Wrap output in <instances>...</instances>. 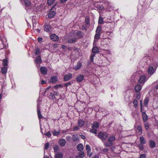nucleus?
Instances as JSON below:
<instances>
[{
  "label": "nucleus",
  "mask_w": 158,
  "mask_h": 158,
  "mask_svg": "<svg viewBox=\"0 0 158 158\" xmlns=\"http://www.w3.org/2000/svg\"><path fill=\"white\" fill-rule=\"evenodd\" d=\"M84 124V121L82 119L78 120V125L80 127H83Z\"/></svg>",
  "instance_id": "19"
},
{
  "label": "nucleus",
  "mask_w": 158,
  "mask_h": 158,
  "mask_svg": "<svg viewBox=\"0 0 158 158\" xmlns=\"http://www.w3.org/2000/svg\"><path fill=\"white\" fill-rule=\"evenodd\" d=\"M84 78V76L82 75H80L76 78L77 81L79 82H81Z\"/></svg>",
  "instance_id": "14"
},
{
  "label": "nucleus",
  "mask_w": 158,
  "mask_h": 158,
  "mask_svg": "<svg viewBox=\"0 0 158 158\" xmlns=\"http://www.w3.org/2000/svg\"><path fill=\"white\" fill-rule=\"evenodd\" d=\"M37 113H38V118L39 119H40V110L39 109V104L38 103L37 104Z\"/></svg>",
  "instance_id": "51"
},
{
  "label": "nucleus",
  "mask_w": 158,
  "mask_h": 158,
  "mask_svg": "<svg viewBox=\"0 0 158 158\" xmlns=\"http://www.w3.org/2000/svg\"><path fill=\"white\" fill-rule=\"evenodd\" d=\"M86 150L87 151V155H89V157L91 156V153L90 154H89V153L91 152V147L90 146L89 144H86Z\"/></svg>",
  "instance_id": "8"
},
{
  "label": "nucleus",
  "mask_w": 158,
  "mask_h": 158,
  "mask_svg": "<svg viewBox=\"0 0 158 158\" xmlns=\"http://www.w3.org/2000/svg\"><path fill=\"white\" fill-rule=\"evenodd\" d=\"M63 86L61 85H57L54 86V88L56 89H58L59 87H62Z\"/></svg>",
  "instance_id": "47"
},
{
  "label": "nucleus",
  "mask_w": 158,
  "mask_h": 158,
  "mask_svg": "<svg viewBox=\"0 0 158 158\" xmlns=\"http://www.w3.org/2000/svg\"><path fill=\"white\" fill-rule=\"evenodd\" d=\"M149 98L147 97H146L144 100V104L146 106H147L149 102Z\"/></svg>",
  "instance_id": "34"
},
{
  "label": "nucleus",
  "mask_w": 158,
  "mask_h": 158,
  "mask_svg": "<svg viewBox=\"0 0 158 158\" xmlns=\"http://www.w3.org/2000/svg\"><path fill=\"white\" fill-rule=\"evenodd\" d=\"M98 23L99 24H102L104 23L103 18L102 17H99L98 21Z\"/></svg>",
  "instance_id": "39"
},
{
  "label": "nucleus",
  "mask_w": 158,
  "mask_h": 158,
  "mask_svg": "<svg viewBox=\"0 0 158 158\" xmlns=\"http://www.w3.org/2000/svg\"><path fill=\"white\" fill-rule=\"evenodd\" d=\"M81 138L83 139H85V138H86V137L84 135H81Z\"/></svg>",
  "instance_id": "62"
},
{
  "label": "nucleus",
  "mask_w": 158,
  "mask_h": 158,
  "mask_svg": "<svg viewBox=\"0 0 158 158\" xmlns=\"http://www.w3.org/2000/svg\"><path fill=\"white\" fill-rule=\"evenodd\" d=\"M98 51L99 49L97 47H94L92 49V52L94 54L98 53Z\"/></svg>",
  "instance_id": "23"
},
{
  "label": "nucleus",
  "mask_w": 158,
  "mask_h": 158,
  "mask_svg": "<svg viewBox=\"0 0 158 158\" xmlns=\"http://www.w3.org/2000/svg\"><path fill=\"white\" fill-rule=\"evenodd\" d=\"M104 144L105 147H110L113 145V143L112 142L106 141L104 142Z\"/></svg>",
  "instance_id": "21"
},
{
  "label": "nucleus",
  "mask_w": 158,
  "mask_h": 158,
  "mask_svg": "<svg viewBox=\"0 0 158 158\" xmlns=\"http://www.w3.org/2000/svg\"><path fill=\"white\" fill-rule=\"evenodd\" d=\"M51 39L53 41H56L59 40L58 36L55 34H52L50 36Z\"/></svg>",
  "instance_id": "7"
},
{
  "label": "nucleus",
  "mask_w": 158,
  "mask_h": 158,
  "mask_svg": "<svg viewBox=\"0 0 158 158\" xmlns=\"http://www.w3.org/2000/svg\"><path fill=\"white\" fill-rule=\"evenodd\" d=\"M76 35L77 36L80 38L82 37L83 36L82 33L80 31H77L76 33Z\"/></svg>",
  "instance_id": "32"
},
{
  "label": "nucleus",
  "mask_w": 158,
  "mask_h": 158,
  "mask_svg": "<svg viewBox=\"0 0 158 158\" xmlns=\"http://www.w3.org/2000/svg\"><path fill=\"white\" fill-rule=\"evenodd\" d=\"M92 128V129H91L90 131V132L91 133H94L95 134H96L97 133V129H96L93 128V127Z\"/></svg>",
  "instance_id": "37"
},
{
  "label": "nucleus",
  "mask_w": 158,
  "mask_h": 158,
  "mask_svg": "<svg viewBox=\"0 0 158 158\" xmlns=\"http://www.w3.org/2000/svg\"><path fill=\"white\" fill-rule=\"evenodd\" d=\"M146 81L145 76L141 75L139 77V83H144Z\"/></svg>",
  "instance_id": "5"
},
{
  "label": "nucleus",
  "mask_w": 158,
  "mask_h": 158,
  "mask_svg": "<svg viewBox=\"0 0 158 158\" xmlns=\"http://www.w3.org/2000/svg\"><path fill=\"white\" fill-rule=\"evenodd\" d=\"M53 149L54 152H57L59 150V146L57 145H55L53 147Z\"/></svg>",
  "instance_id": "40"
},
{
  "label": "nucleus",
  "mask_w": 158,
  "mask_h": 158,
  "mask_svg": "<svg viewBox=\"0 0 158 158\" xmlns=\"http://www.w3.org/2000/svg\"><path fill=\"white\" fill-rule=\"evenodd\" d=\"M97 136L102 141H104L107 138L108 135L106 132L101 131L99 133Z\"/></svg>",
  "instance_id": "1"
},
{
  "label": "nucleus",
  "mask_w": 158,
  "mask_h": 158,
  "mask_svg": "<svg viewBox=\"0 0 158 158\" xmlns=\"http://www.w3.org/2000/svg\"><path fill=\"white\" fill-rule=\"evenodd\" d=\"M149 145L150 147L152 148H154L156 147V143L152 140H151L149 142Z\"/></svg>",
  "instance_id": "16"
},
{
  "label": "nucleus",
  "mask_w": 158,
  "mask_h": 158,
  "mask_svg": "<svg viewBox=\"0 0 158 158\" xmlns=\"http://www.w3.org/2000/svg\"><path fill=\"white\" fill-rule=\"evenodd\" d=\"M2 64L3 66H6L8 65V60L7 59H4L2 60Z\"/></svg>",
  "instance_id": "36"
},
{
  "label": "nucleus",
  "mask_w": 158,
  "mask_h": 158,
  "mask_svg": "<svg viewBox=\"0 0 158 158\" xmlns=\"http://www.w3.org/2000/svg\"><path fill=\"white\" fill-rule=\"evenodd\" d=\"M156 70L152 66H150L148 69V73L149 74L152 75L155 72Z\"/></svg>",
  "instance_id": "3"
},
{
  "label": "nucleus",
  "mask_w": 158,
  "mask_h": 158,
  "mask_svg": "<svg viewBox=\"0 0 158 158\" xmlns=\"http://www.w3.org/2000/svg\"><path fill=\"white\" fill-rule=\"evenodd\" d=\"M72 74L71 73H69L64 76V81H66L69 80L72 78Z\"/></svg>",
  "instance_id": "2"
},
{
  "label": "nucleus",
  "mask_w": 158,
  "mask_h": 158,
  "mask_svg": "<svg viewBox=\"0 0 158 158\" xmlns=\"http://www.w3.org/2000/svg\"><path fill=\"white\" fill-rule=\"evenodd\" d=\"M77 148L78 151H81L83 149V146L82 144L80 143L77 145Z\"/></svg>",
  "instance_id": "22"
},
{
  "label": "nucleus",
  "mask_w": 158,
  "mask_h": 158,
  "mask_svg": "<svg viewBox=\"0 0 158 158\" xmlns=\"http://www.w3.org/2000/svg\"><path fill=\"white\" fill-rule=\"evenodd\" d=\"M45 135L48 137H50L51 135V134L50 131H48L45 133Z\"/></svg>",
  "instance_id": "50"
},
{
  "label": "nucleus",
  "mask_w": 158,
  "mask_h": 158,
  "mask_svg": "<svg viewBox=\"0 0 158 158\" xmlns=\"http://www.w3.org/2000/svg\"><path fill=\"white\" fill-rule=\"evenodd\" d=\"M136 97L137 99H139L140 98V94H137L136 95Z\"/></svg>",
  "instance_id": "55"
},
{
  "label": "nucleus",
  "mask_w": 158,
  "mask_h": 158,
  "mask_svg": "<svg viewBox=\"0 0 158 158\" xmlns=\"http://www.w3.org/2000/svg\"><path fill=\"white\" fill-rule=\"evenodd\" d=\"M85 22L87 24H89V19L88 18H85Z\"/></svg>",
  "instance_id": "46"
},
{
  "label": "nucleus",
  "mask_w": 158,
  "mask_h": 158,
  "mask_svg": "<svg viewBox=\"0 0 158 158\" xmlns=\"http://www.w3.org/2000/svg\"><path fill=\"white\" fill-rule=\"evenodd\" d=\"M144 127L146 130H148L149 129L150 127L149 123H146L144 124Z\"/></svg>",
  "instance_id": "41"
},
{
  "label": "nucleus",
  "mask_w": 158,
  "mask_h": 158,
  "mask_svg": "<svg viewBox=\"0 0 158 158\" xmlns=\"http://www.w3.org/2000/svg\"><path fill=\"white\" fill-rule=\"evenodd\" d=\"M36 58L35 60V62L36 64L37 67L39 69L40 67V55H38L37 56H35Z\"/></svg>",
  "instance_id": "4"
},
{
  "label": "nucleus",
  "mask_w": 158,
  "mask_h": 158,
  "mask_svg": "<svg viewBox=\"0 0 158 158\" xmlns=\"http://www.w3.org/2000/svg\"><path fill=\"white\" fill-rule=\"evenodd\" d=\"M46 83V81H44V80H42L41 81V84H42V85H43L44 84H45Z\"/></svg>",
  "instance_id": "60"
},
{
  "label": "nucleus",
  "mask_w": 158,
  "mask_h": 158,
  "mask_svg": "<svg viewBox=\"0 0 158 158\" xmlns=\"http://www.w3.org/2000/svg\"><path fill=\"white\" fill-rule=\"evenodd\" d=\"M71 84L72 83L71 82L69 81L67 83H65L64 84V86L66 87H67L69 85H71Z\"/></svg>",
  "instance_id": "49"
},
{
  "label": "nucleus",
  "mask_w": 158,
  "mask_h": 158,
  "mask_svg": "<svg viewBox=\"0 0 158 158\" xmlns=\"http://www.w3.org/2000/svg\"><path fill=\"white\" fill-rule=\"evenodd\" d=\"M141 86L139 85H137L135 87V91L137 92H138L141 89Z\"/></svg>",
  "instance_id": "20"
},
{
  "label": "nucleus",
  "mask_w": 158,
  "mask_h": 158,
  "mask_svg": "<svg viewBox=\"0 0 158 158\" xmlns=\"http://www.w3.org/2000/svg\"><path fill=\"white\" fill-rule=\"evenodd\" d=\"M108 151V149L107 148H105L103 149V152H107Z\"/></svg>",
  "instance_id": "56"
},
{
  "label": "nucleus",
  "mask_w": 158,
  "mask_h": 158,
  "mask_svg": "<svg viewBox=\"0 0 158 158\" xmlns=\"http://www.w3.org/2000/svg\"><path fill=\"white\" fill-rule=\"evenodd\" d=\"M98 8H99L101 10H102L104 8L103 6H99Z\"/></svg>",
  "instance_id": "59"
},
{
  "label": "nucleus",
  "mask_w": 158,
  "mask_h": 158,
  "mask_svg": "<svg viewBox=\"0 0 158 158\" xmlns=\"http://www.w3.org/2000/svg\"><path fill=\"white\" fill-rule=\"evenodd\" d=\"M102 28L100 26H98L96 30V33H100Z\"/></svg>",
  "instance_id": "31"
},
{
  "label": "nucleus",
  "mask_w": 158,
  "mask_h": 158,
  "mask_svg": "<svg viewBox=\"0 0 158 158\" xmlns=\"http://www.w3.org/2000/svg\"><path fill=\"white\" fill-rule=\"evenodd\" d=\"M92 128H94L96 129H98L99 127V124L98 122L97 121L94 122L92 125Z\"/></svg>",
  "instance_id": "11"
},
{
  "label": "nucleus",
  "mask_w": 158,
  "mask_h": 158,
  "mask_svg": "<svg viewBox=\"0 0 158 158\" xmlns=\"http://www.w3.org/2000/svg\"><path fill=\"white\" fill-rule=\"evenodd\" d=\"M49 97L50 98H51L52 99H54L55 98V95L52 93H50V94L49 95Z\"/></svg>",
  "instance_id": "52"
},
{
  "label": "nucleus",
  "mask_w": 158,
  "mask_h": 158,
  "mask_svg": "<svg viewBox=\"0 0 158 158\" xmlns=\"http://www.w3.org/2000/svg\"><path fill=\"white\" fill-rule=\"evenodd\" d=\"M61 48L63 49H65L66 48V47L65 45H62Z\"/></svg>",
  "instance_id": "63"
},
{
  "label": "nucleus",
  "mask_w": 158,
  "mask_h": 158,
  "mask_svg": "<svg viewBox=\"0 0 158 158\" xmlns=\"http://www.w3.org/2000/svg\"><path fill=\"white\" fill-rule=\"evenodd\" d=\"M85 156L84 153V152H80L79 153V156H80L81 158H83Z\"/></svg>",
  "instance_id": "43"
},
{
  "label": "nucleus",
  "mask_w": 158,
  "mask_h": 158,
  "mask_svg": "<svg viewBox=\"0 0 158 158\" xmlns=\"http://www.w3.org/2000/svg\"><path fill=\"white\" fill-rule=\"evenodd\" d=\"M115 139V137L114 136H112L109 137L107 139L108 142H112Z\"/></svg>",
  "instance_id": "24"
},
{
  "label": "nucleus",
  "mask_w": 158,
  "mask_h": 158,
  "mask_svg": "<svg viewBox=\"0 0 158 158\" xmlns=\"http://www.w3.org/2000/svg\"><path fill=\"white\" fill-rule=\"evenodd\" d=\"M79 127L78 126H76L73 127V131H77L79 129Z\"/></svg>",
  "instance_id": "53"
},
{
  "label": "nucleus",
  "mask_w": 158,
  "mask_h": 158,
  "mask_svg": "<svg viewBox=\"0 0 158 158\" xmlns=\"http://www.w3.org/2000/svg\"><path fill=\"white\" fill-rule=\"evenodd\" d=\"M92 158H99L98 156L95 155L94 157H93Z\"/></svg>",
  "instance_id": "64"
},
{
  "label": "nucleus",
  "mask_w": 158,
  "mask_h": 158,
  "mask_svg": "<svg viewBox=\"0 0 158 158\" xmlns=\"http://www.w3.org/2000/svg\"><path fill=\"white\" fill-rule=\"evenodd\" d=\"M57 81V77L56 76L52 77L50 81L52 83H55Z\"/></svg>",
  "instance_id": "13"
},
{
  "label": "nucleus",
  "mask_w": 158,
  "mask_h": 158,
  "mask_svg": "<svg viewBox=\"0 0 158 158\" xmlns=\"http://www.w3.org/2000/svg\"><path fill=\"white\" fill-rule=\"evenodd\" d=\"M81 67V64L80 62H77V65L74 67V69L76 70H77L80 69Z\"/></svg>",
  "instance_id": "15"
},
{
  "label": "nucleus",
  "mask_w": 158,
  "mask_h": 158,
  "mask_svg": "<svg viewBox=\"0 0 158 158\" xmlns=\"http://www.w3.org/2000/svg\"><path fill=\"white\" fill-rule=\"evenodd\" d=\"M66 143V140L64 139H61L59 140V144L61 147H64Z\"/></svg>",
  "instance_id": "6"
},
{
  "label": "nucleus",
  "mask_w": 158,
  "mask_h": 158,
  "mask_svg": "<svg viewBox=\"0 0 158 158\" xmlns=\"http://www.w3.org/2000/svg\"><path fill=\"white\" fill-rule=\"evenodd\" d=\"M140 158H146V156L145 154H142L140 155Z\"/></svg>",
  "instance_id": "54"
},
{
  "label": "nucleus",
  "mask_w": 158,
  "mask_h": 158,
  "mask_svg": "<svg viewBox=\"0 0 158 158\" xmlns=\"http://www.w3.org/2000/svg\"><path fill=\"white\" fill-rule=\"evenodd\" d=\"M56 14V12L55 11H52L48 14V17L50 18H52L55 16Z\"/></svg>",
  "instance_id": "18"
},
{
  "label": "nucleus",
  "mask_w": 158,
  "mask_h": 158,
  "mask_svg": "<svg viewBox=\"0 0 158 158\" xmlns=\"http://www.w3.org/2000/svg\"><path fill=\"white\" fill-rule=\"evenodd\" d=\"M77 41V39L75 38H70L68 40L69 43H75Z\"/></svg>",
  "instance_id": "25"
},
{
  "label": "nucleus",
  "mask_w": 158,
  "mask_h": 158,
  "mask_svg": "<svg viewBox=\"0 0 158 158\" xmlns=\"http://www.w3.org/2000/svg\"><path fill=\"white\" fill-rule=\"evenodd\" d=\"M140 141L142 144H144L146 143V141L144 139V137L143 136H141L139 138Z\"/></svg>",
  "instance_id": "26"
},
{
  "label": "nucleus",
  "mask_w": 158,
  "mask_h": 158,
  "mask_svg": "<svg viewBox=\"0 0 158 158\" xmlns=\"http://www.w3.org/2000/svg\"><path fill=\"white\" fill-rule=\"evenodd\" d=\"M100 33H96L94 36V38L95 39H98L100 37Z\"/></svg>",
  "instance_id": "44"
},
{
  "label": "nucleus",
  "mask_w": 158,
  "mask_h": 158,
  "mask_svg": "<svg viewBox=\"0 0 158 158\" xmlns=\"http://www.w3.org/2000/svg\"><path fill=\"white\" fill-rule=\"evenodd\" d=\"M39 0H34L35 2V5H36L39 3Z\"/></svg>",
  "instance_id": "57"
},
{
  "label": "nucleus",
  "mask_w": 158,
  "mask_h": 158,
  "mask_svg": "<svg viewBox=\"0 0 158 158\" xmlns=\"http://www.w3.org/2000/svg\"><path fill=\"white\" fill-rule=\"evenodd\" d=\"M40 71L43 74L46 75L47 73V69L45 67H41L40 68Z\"/></svg>",
  "instance_id": "12"
},
{
  "label": "nucleus",
  "mask_w": 158,
  "mask_h": 158,
  "mask_svg": "<svg viewBox=\"0 0 158 158\" xmlns=\"http://www.w3.org/2000/svg\"><path fill=\"white\" fill-rule=\"evenodd\" d=\"M72 139L73 141H76L78 139V138L77 136V135H73L72 136Z\"/></svg>",
  "instance_id": "42"
},
{
  "label": "nucleus",
  "mask_w": 158,
  "mask_h": 158,
  "mask_svg": "<svg viewBox=\"0 0 158 158\" xmlns=\"http://www.w3.org/2000/svg\"><path fill=\"white\" fill-rule=\"evenodd\" d=\"M55 1V0H48L47 3L49 6H51L53 4Z\"/></svg>",
  "instance_id": "33"
},
{
  "label": "nucleus",
  "mask_w": 158,
  "mask_h": 158,
  "mask_svg": "<svg viewBox=\"0 0 158 158\" xmlns=\"http://www.w3.org/2000/svg\"><path fill=\"white\" fill-rule=\"evenodd\" d=\"M138 147L141 150H143L144 149L143 146L142 145V144H139L138 146Z\"/></svg>",
  "instance_id": "48"
},
{
  "label": "nucleus",
  "mask_w": 158,
  "mask_h": 158,
  "mask_svg": "<svg viewBox=\"0 0 158 158\" xmlns=\"http://www.w3.org/2000/svg\"><path fill=\"white\" fill-rule=\"evenodd\" d=\"M25 4L27 6H30L31 4V1L30 0H24Z\"/></svg>",
  "instance_id": "30"
},
{
  "label": "nucleus",
  "mask_w": 158,
  "mask_h": 158,
  "mask_svg": "<svg viewBox=\"0 0 158 158\" xmlns=\"http://www.w3.org/2000/svg\"><path fill=\"white\" fill-rule=\"evenodd\" d=\"M142 116L143 121L144 122H146L148 119V116L146 114L145 112L143 111L142 112Z\"/></svg>",
  "instance_id": "9"
},
{
  "label": "nucleus",
  "mask_w": 158,
  "mask_h": 158,
  "mask_svg": "<svg viewBox=\"0 0 158 158\" xmlns=\"http://www.w3.org/2000/svg\"><path fill=\"white\" fill-rule=\"evenodd\" d=\"M133 103L134 105V106L135 108H136L137 107L138 105L137 100L136 99H134L133 101Z\"/></svg>",
  "instance_id": "28"
},
{
  "label": "nucleus",
  "mask_w": 158,
  "mask_h": 158,
  "mask_svg": "<svg viewBox=\"0 0 158 158\" xmlns=\"http://www.w3.org/2000/svg\"><path fill=\"white\" fill-rule=\"evenodd\" d=\"M137 129L138 131V133L140 135H142L143 134V133L142 131V125H137Z\"/></svg>",
  "instance_id": "10"
},
{
  "label": "nucleus",
  "mask_w": 158,
  "mask_h": 158,
  "mask_svg": "<svg viewBox=\"0 0 158 158\" xmlns=\"http://www.w3.org/2000/svg\"><path fill=\"white\" fill-rule=\"evenodd\" d=\"M63 156V153L61 152H58L55 155V158H62Z\"/></svg>",
  "instance_id": "17"
},
{
  "label": "nucleus",
  "mask_w": 158,
  "mask_h": 158,
  "mask_svg": "<svg viewBox=\"0 0 158 158\" xmlns=\"http://www.w3.org/2000/svg\"><path fill=\"white\" fill-rule=\"evenodd\" d=\"M67 0H60V2L61 3H63L66 2Z\"/></svg>",
  "instance_id": "58"
},
{
  "label": "nucleus",
  "mask_w": 158,
  "mask_h": 158,
  "mask_svg": "<svg viewBox=\"0 0 158 158\" xmlns=\"http://www.w3.org/2000/svg\"><path fill=\"white\" fill-rule=\"evenodd\" d=\"M105 53L106 54H110V52L109 50H106Z\"/></svg>",
  "instance_id": "61"
},
{
  "label": "nucleus",
  "mask_w": 158,
  "mask_h": 158,
  "mask_svg": "<svg viewBox=\"0 0 158 158\" xmlns=\"http://www.w3.org/2000/svg\"><path fill=\"white\" fill-rule=\"evenodd\" d=\"M50 144L48 143H45V145L44 149H47L49 148V146Z\"/></svg>",
  "instance_id": "45"
},
{
  "label": "nucleus",
  "mask_w": 158,
  "mask_h": 158,
  "mask_svg": "<svg viewBox=\"0 0 158 158\" xmlns=\"http://www.w3.org/2000/svg\"><path fill=\"white\" fill-rule=\"evenodd\" d=\"M34 56H36L40 54V49L39 48H36L35 50V52L34 53Z\"/></svg>",
  "instance_id": "35"
},
{
  "label": "nucleus",
  "mask_w": 158,
  "mask_h": 158,
  "mask_svg": "<svg viewBox=\"0 0 158 158\" xmlns=\"http://www.w3.org/2000/svg\"><path fill=\"white\" fill-rule=\"evenodd\" d=\"M51 30V27L49 25H47L45 26L44 31L47 32H49Z\"/></svg>",
  "instance_id": "27"
},
{
  "label": "nucleus",
  "mask_w": 158,
  "mask_h": 158,
  "mask_svg": "<svg viewBox=\"0 0 158 158\" xmlns=\"http://www.w3.org/2000/svg\"><path fill=\"white\" fill-rule=\"evenodd\" d=\"M7 71V68L6 67H3L2 68L1 72L2 73L5 74L6 73Z\"/></svg>",
  "instance_id": "29"
},
{
  "label": "nucleus",
  "mask_w": 158,
  "mask_h": 158,
  "mask_svg": "<svg viewBox=\"0 0 158 158\" xmlns=\"http://www.w3.org/2000/svg\"><path fill=\"white\" fill-rule=\"evenodd\" d=\"M60 131H57L56 130L52 132V133L53 135L54 136H57L60 134Z\"/></svg>",
  "instance_id": "38"
}]
</instances>
